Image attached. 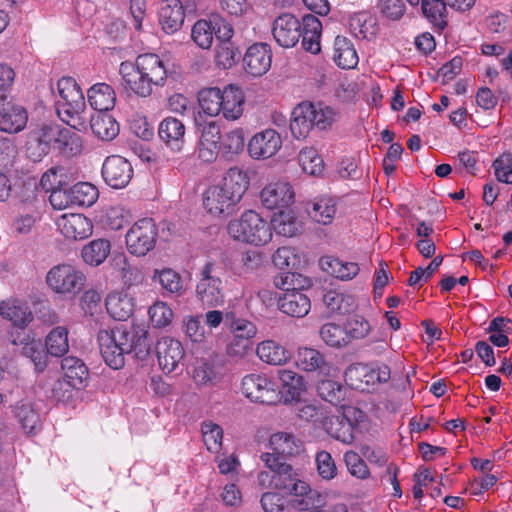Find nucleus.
Returning a JSON list of instances; mask_svg holds the SVG:
<instances>
[{
    "label": "nucleus",
    "instance_id": "cd10ccee",
    "mask_svg": "<svg viewBox=\"0 0 512 512\" xmlns=\"http://www.w3.org/2000/svg\"><path fill=\"white\" fill-rule=\"evenodd\" d=\"M279 309L292 317L301 318L308 314L311 308L309 297L301 291L284 292L278 297Z\"/></svg>",
    "mask_w": 512,
    "mask_h": 512
},
{
    "label": "nucleus",
    "instance_id": "9b49d317",
    "mask_svg": "<svg viewBox=\"0 0 512 512\" xmlns=\"http://www.w3.org/2000/svg\"><path fill=\"white\" fill-rule=\"evenodd\" d=\"M156 356L163 372L182 371L185 351L180 341L170 337L161 338L156 344Z\"/></svg>",
    "mask_w": 512,
    "mask_h": 512
},
{
    "label": "nucleus",
    "instance_id": "bf43d9fd",
    "mask_svg": "<svg viewBox=\"0 0 512 512\" xmlns=\"http://www.w3.org/2000/svg\"><path fill=\"white\" fill-rule=\"evenodd\" d=\"M310 110H313L311 122H313L314 128L326 130L336 121V112L322 102L316 104L311 103Z\"/></svg>",
    "mask_w": 512,
    "mask_h": 512
},
{
    "label": "nucleus",
    "instance_id": "c9c22d12",
    "mask_svg": "<svg viewBox=\"0 0 512 512\" xmlns=\"http://www.w3.org/2000/svg\"><path fill=\"white\" fill-rule=\"evenodd\" d=\"M28 121L26 109L20 105L7 107L0 112V130L7 133H18L22 131Z\"/></svg>",
    "mask_w": 512,
    "mask_h": 512
},
{
    "label": "nucleus",
    "instance_id": "20e7f679",
    "mask_svg": "<svg viewBox=\"0 0 512 512\" xmlns=\"http://www.w3.org/2000/svg\"><path fill=\"white\" fill-rule=\"evenodd\" d=\"M225 273V265L221 261H208L202 267L196 285V297L203 306L217 307L224 304L225 293L222 278Z\"/></svg>",
    "mask_w": 512,
    "mask_h": 512
},
{
    "label": "nucleus",
    "instance_id": "39448f33",
    "mask_svg": "<svg viewBox=\"0 0 512 512\" xmlns=\"http://www.w3.org/2000/svg\"><path fill=\"white\" fill-rule=\"evenodd\" d=\"M261 460L271 472H274V489L285 491L295 498H304L308 491L313 490L301 479L298 470L286 461H281V457L266 452L261 454Z\"/></svg>",
    "mask_w": 512,
    "mask_h": 512
},
{
    "label": "nucleus",
    "instance_id": "79ce46f5",
    "mask_svg": "<svg viewBox=\"0 0 512 512\" xmlns=\"http://www.w3.org/2000/svg\"><path fill=\"white\" fill-rule=\"evenodd\" d=\"M153 281L160 284L163 290V295L169 294L180 296L185 292L180 274L171 268L155 270Z\"/></svg>",
    "mask_w": 512,
    "mask_h": 512
},
{
    "label": "nucleus",
    "instance_id": "e433bc0d",
    "mask_svg": "<svg viewBox=\"0 0 512 512\" xmlns=\"http://www.w3.org/2000/svg\"><path fill=\"white\" fill-rule=\"evenodd\" d=\"M308 215L323 225L330 224L336 213V201L329 196L316 198L306 205Z\"/></svg>",
    "mask_w": 512,
    "mask_h": 512
},
{
    "label": "nucleus",
    "instance_id": "8fccbe9b",
    "mask_svg": "<svg viewBox=\"0 0 512 512\" xmlns=\"http://www.w3.org/2000/svg\"><path fill=\"white\" fill-rule=\"evenodd\" d=\"M273 283L275 287L285 291H301L311 285V280L299 273L285 271L274 277Z\"/></svg>",
    "mask_w": 512,
    "mask_h": 512
},
{
    "label": "nucleus",
    "instance_id": "603ef678",
    "mask_svg": "<svg viewBox=\"0 0 512 512\" xmlns=\"http://www.w3.org/2000/svg\"><path fill=\"white\" fill-rule=\"evenodd\" d=\"M74 206H92L98 199V189L91 183L79 182L70 187Z\"/></svg>",
    "mask_w": 512,
    "mask_h": 512
},
{
    "label": "nucleus",
    "instance_id": "c85d7f7f",
    "mask_svg": "<svg viewBox=\"0 0 512 512\" xmlns=\"http://www.w3.org/2000/svg\"><path fill=\"white\" fill-rule=\"evenodd\" d=\"M160 139L174 151H180L184 143L185 126L177 118L163 119L158 128Z\"/></svg>",
    "mask_w": 512,
    "mask_h": 512
},
{
    "label": "nucleus",
    "instance_id": "864d4df0",
    "mask_svg": "<svg viewBox=\"0 0 512 512\" xmlns=\"http://www.w3.org/2000/svg\"><path fill=\"white\" fill-rule=\"evenodd\" d=\"M221 99V89L218 87L202 89L198 95L200 107L209 116H217L221 113Z\"/></svg>",
    "mask_w": 512,
    "mask_h": 512
},
{
    "label": "nucleus",
    "instance_id": "09e8293b",
    "mask_svg": "<svg viewBox=\"0 0 512 512\" xmlns=\"http://www.w3.org/2000/svg\"><path fill=\"white\" fill-rule=\"evenodd\" d=\"M240 57L241 49L238 41L218 43L215 60L219 67L229 69L240 60Z\"/></svg>",
    "mask_w": 512,
    "mask_h": 512
},
{
    "label": "nucleus",
    "instance_id": "a18cd8bd",
    "mask_svg": "<svg viewBox=\"0 0 512 512\" xmlns=\"http://www.w3.org/2000/svg\"><path fill=\"white\" fill-rule=\"evenodd\" d=\"M256 353L262 361L271 365H282L290 358V353L272 340L261 342Z\"/></svg>",
    "mask_w": 512,
    "mask_h": 512
},
{
    "label": "nucleus",
    "instance_id": "3c124183",
    "mask_svg": "<svg viewBox=\"0 0 512 512\" xmlns=\"http://www.w3.org/2000/svg\"><path fill=\"white\" fill-rule=\"evenodd\" d=\"M225 325L233 333L234 338L252 340L257 333V328L252 322L237 318L233 312L225 314Z\"/></svg>",
    "mask_w": 512,
    "mask_h": 512
},
{
    "label": "nucleus",
    "instance_id": "2eb2a0df",
    "mask_svg": "<svg viewBox=\"0 0 512 512\" xmlns=\"http://www.w3.org/2000/svg\"><path fill=\"white\" fill-rule=\"evenodd\" d=\"M291 505L294 509L305 512H348L346 504L328 502L327 494L315 489L308 491L304 498H294Z\"/></svg>",
    "mask_w": 512,
    "mask_h": 512
},
{
    "label": "nucleus",
    "instance_id": "e2e57ef3",
    "mask_svg": "<svg viewBox=\"0 0 512 512\" xmlns=\"http://www.w3.org/2000/svg\"><path fill=\"white\" fill-rule=\"evenodd\" d=\"M191 37L194 42L202 49L210 48L214 37L212 20H198L193 25Z\"/></svg>",
    "mask_w": 512,
    "mask_h": 512
},
{
    "label": "nucleus",
    "instance_id": "a19ab883",
    "mask_svg": "<svg viewBox=\"0 0 512 512\" xmlns=\"http://www.w3.org/2000/svg\"><path fill=\"white\" fill-rule=\"evenodd\" d=\"M90 128L93 134L103 141H111L119 134V124L106 113L92 115Z\"/></svg>",
    "mask_w": 512,
    "mask_h": 512
},
{
    "label": "nucleus",
    "instance_id": "ddd939ff",
    "mask_svg": "<svg viewBox=\"0 0 512 512\" xmlns=\"http://www.w3.org/2000/svg\"><path fill=\"white\" fill-rule=\"evenodd\" d=\"M197 132L200 134L198 143V157L207 163L213 162L221 148V130L215 121L197 123Z\"/></svg>",
    "mask_w": 512,
    "mask_h": 512
},
{
    "label": "nucleus",
    "instance_id": "f704fd0d",
    "mask_svg": "<svg viewBox=\"0 0 512 512\" xmlns=\"http://www.w3.org/2000/svg\"><path fill=\"white\" fill-rule=\"evenodd\" d=\"M319 266L324 272L341 280L352 279L359 272V266L357 263L344 262L332 256L321 257L319 260Z\"/></svg>",
    "mask_w": 512,
    "mask_h": 512
},
{
    "label": "nucleus",
    "instance_id": "b1692460",
    "mask_svg": "<svg viewBox=\"0 0 512 512\" xmlns=\"http://www.w3.org/2000/svg\"><path fill=\"white\" fill-rule=\"evenodd\" d=\"M249 183L250 178L247 171L238 167H232L225 172L219 184L230 195L232 200L239 203L247 191Z\"/></svg>",
    "mask_w": 512,
    "mask_h": 512
},
{
    "label": "nucleus",
    "instance_id": "6ab92c4d",
    "mask_svg": "<svg viewBox=\"0 0 512 512\" xmlns=\"http://www.w3.org/2000/svg\"><path fill=\"white\" fill-rule=\"evenodd\" d=\"M261 203L267 209L287 208L294 201V191L289 183H271L262 189L260 193Z\"/></svg>",
    "mask_w": 512,
    "mask_h": 512
},
{
    "label": "nucleus",
    "instance_id": "423d86ee",
    "mask_svg": "<svg viewBox=\"0 0 512 512\" xmlns=\"http://www.w3.org/2000/svg\"><path fill=\"white\" fill-rule=\"evenodd\" d=\"M227 229L234 239L255 246L264 245L272 238L270 223L252 210L244 212L240 219L231 221Z\"/></svg>",
    "mask_w": 512,
    "mask_h": 512
},
{
    "label": "nucleus",
    "instance_id": "72a5a7b5",
    "mask_svg": "<svg viewBox=\"0 0 512 512\" xmlns=\"http://www.w3.org/2000/svg\"><path fill=\"white\" fill-rule=\"evenodd\" d=\"M87 96L90 106L98 113L113 109L116 101L115 91L106 83L93 85L88 90Z\"/></svg>",
    "mask_w": 512,
    "mask_h": 512
},
{
    "label": "nucleus",
    "instance_id": "dca6fc26",
    "mask_svg": "<svg viewBox=\"0 0 512 512\" xmlns=\"http://www.w3.org/2000/svg\"><path fill=\"white\" fill-rule=\"evenodd\" d=\"M357 415L362 416V411L351 406L344 408L342 416L330 420L328 433L344 444L353 443L355 423L358 422Z\"/></svg>",
    "mask_w": 512,
    "mask_h": 512
},
{
    "label": "nucleus",
    "instance_id": "c756f323",
    "mask_svg": "<svg viewBox=\"0 0 512 512\" xmlns=\"http://www.w3.org/2000/svg\"><path fill=\"white\" fill-rule=\"evenodd\" d=\"M128 354L134 353L139 360H145L151 353L153 340L144 327L127 324Z\"/></svg>",
    "mask_w": 512,
    "mask_h": 512
},
{
    "label": "nucleus",
    "instance_id": "412c9836",
    "mask_svg": "<svg viewBox=\"0 0 512 512\" xmlns=\"http://www.w3.org/2000/svg\"><path fill=\"white\" fill-rule=\"evenodd\" d=\"M58 227L64 237L71 240L86 239L93 232L90 219L77 213L62 216L58 221Z\"/></svg>",
    "mask_w": 512,
    "mask_h": 512
},
{
    "label": "nucleus",
    "instance_id": "0e129e2a",
    "mask_svg": "<svg viewBox=\"0 0 512 512\" xmlns=\"http://www.w3.org/2000/svg\"><path fill=\"white\" fill-rule=\"evenodd\" d=\"M148 313L152 325L156 328H164L172 322L173 311L165 302H155Z\"/></svg>",
    "mask_w": 512,
    "mask_h": 512
},
{
    "label": "nucleus",
    "instance_id": "4d7b16f0",
    "mask_svg": "<svg viewBox=\"0 0 512 512\" xmlns=\"http://www.w3.org/2000/svg\"><path fill=\"white\" fill-rule=\"evenodd\" d=\"M322 340L331 347H343L349 344L344 327L335 323H326L320 329Z\"/></svg>",
    "mask_w": 512,
    "mask_h": 512
},
{
    "label": "nucleus",
    "instance_id": "6e6552de",
    "mask_svg": "<svg viewBox=\"0 0 512 512\" xmlns=\"http://www.w3.org/2000/svg\"><path fill=\"white\" fill-rule=\"evenodd\" d=\"M84 273L69 264L53 266L46 275V284L57 294L75 295L85 286Z\"/></svg>",
    "mask_w": 512,
    "mask_h": 512
},
{
    "label": "nucleus",
    "instance_id": "338daca9",
    "mask_svg": "<svg viewBox=\"0 0 512 512\" xmlns=\"http://www.w3.org/2000/svg\"><path fill=\"white\" fill-rule=\"evenodd\" d=\"M193 378L198 385L214 384L217 378V372L213 363L206 359L196 361Z\"/></svg>",
    "mask_w": 512,
    "mask_h": 512
},
{
    "label": "nucleus",
    "instance_id": "774afa93",
    "mask_svg": "<svg viewBox=\"0 0 512 512\" xmlns=\"http://www.w3.org/2000/svg\"><path fill=\"white\" fill-rule=\"evenodd\" d=\"M498 181L512 184V154L504 153L493 162Z\"/></svg>",
    "mask_w": 512,
    "mask_h": 512
},
{
    "label": "nucleus",
    "instance_id": "bb28decb",
    "mask_svg": "<svg viewBox=\"0 0 512 512\" xmlns=\"http://www.w3.org/2000/svg\"><path fill=\"white\" fill-rule=\"evenodd\" d=\"M12 412L24 433L36 434L41 429L40 414L32 402L21 400L13 406Z\"/></svg>",
    "mask_w": 512,
    "mask_h": 512
},
{
    "label": "nucleus",
    "instance_id": "49530a36",
    "mask_svg": "<svg viewBox=\"0 0 512 512\" xmlns=\"http://www.w3.org/2000/svg\"><path fill=\"white\" fill-rule=\"evenodd\" d=\"M44 346L49 355L54 357L64 356L69 350L67 328L62 326L53 328L46 336Z\"/></svg>",
    "mask_w": 512,
    "mask_h": 512
},
{
    "label": "nucleus",
    "instance_id": "9d476101",
    "mask_svg": "<svg viewBox=\"0 0 512 512\" xmlns=\"http://www.w3.org/2000/svg\"><path fill=\"white\" fill-rule=\"evenodd\" d=\"M242 391L252 402L272 405L280 400L275 382L264 374H249L242 379Z\"/></svg>",
    "mask_w": 512,
    "mask_h": 512
},
{
    "label": "nucleus",
    "instance_id": "ea45409f",
    "mask_svg": "<svg viewBox=\"0 0 512 512\" xmlns=\"http://www.w3.org/2000/svg\"><path fill=\"white\" fill-rule=\"evenodd\" d=\"M61 368L64 371L66 381L72 383L79 390L86 385L89 378V371L84 362L76 357H65L62 359Z\"/></svg>",
    "mask_w": 512,
    "mask_h": 512
},
{
    "label": "nucleus",
    "instance_id": "13d9d810",
    "mask_svg": "<svg viewBox=\"0 0 512 512\" xmlns=\"http://www.w3.org/2000/svg\"><path fill=\"white\" fill-rule=\"evenodd\" d=\"M203 442L210 452L217 453L222 446L223 429L212 421H204L201 425Z\"/></svg>",
    "mask_w": 512,
    "mask_h": 512
},
{
    "label": "nucleus",
    "instance_id": "69168bd1",
    "mask_svg": "<svg viewBox=\"0 0 512 512\" xmlns=\"http://www.w3.org/2000/svg\"><path fill=\"white\" fill-rule=\"evenodd\" d=\"M345 332H347L348 342L350 343L353 339H363L370 332L369 322L360 315H353L348 318L345 326Z\"/></svg>",
    "mask_w": 512,
    "mask_h": 512
},
{
    "label": "nucleus",
    "instance_id": "37998d69",
    "mask_svg": "<svg viewBox=\"0 0 512 512\" xmlns=\"http://www.w3.org/2000/svg\"><path fill=\"white\" fill-rule=\"evenodd\" d=\"M334 61L343 69L354 68L358 63V56L352 43L345 37L337 36L334 41Z\"/></svg>",
    "mask_w": 512,
    "mask_h": 512
},
{
    "label": "nucleus",
    "instance_id": "4c0bfd02",
    "mask_svg": "<svg viewBox=\"0 0 512 512\" xmlns=\"http://www.w3.org/2000/svg\"><path fill=\"white\" fill-rule=\"evenodd\" d=\"M40 219V211L35 203H23L12 223L13 232L17 235L29 234Z\"/></svg>",
    "mask_w": 512,
    "mask_h": 512
},
{
    "label": "nucleus",
    "instance_id": "6e6d98bb",
    "mask_svg": "<svg viewBox=\"0 0 512 512\" xmlns=\"http://www.w3.org/2000/svg\"><path fill=\"white\" fill-rule=\"evenodd\" d=\"M298 160L303 171L310 175H319L324 169L323 159L313 147L303 148L299 152Z\"/></svg>",
    "mask_w": 512,
    "mask_h": 512
},
{
    "label": "nucleus",
    "instance_id": "052dcab7",
    "mask_svg": "<svg viewBox=\"0 0 512 512\" xmlns=\"http://www.w3.org/2000/svg\"><path fill=\"white\" fill-rule=\"evenodd\" d=\"M272 222L276 232L285 237L295 236L301 228L300 222L289 211L280 210Z\"/></svg>",
    "mask_w": 512,
    "mask_h": 512
},
{
    "label": "nucleus",
    "instance_id": "5701e85b",
    "mask_svg": "<svg viewBox=\"0 0 512 512\" xmlns=\"http://www.w3.org/2000/svg\"><path fill=\"white\" fill-rule=\"evenodd\" d=\"M221 113L228 120L238 119L244 111L245 95L243 90L234 84L221 90Z\"/></svg>",
    "mask_w": 512,
    "mask_h": 512
},
{
    "label": "nucleus",
    "instance_id": "680f3d73",
    "mask_svg": "<svg viewBox=\"0 0 512 512\" xmlns=\"http://www.w3.org/2000/svg\"><path fill=\"white\" fill-rule=\"evenodd\" d=\"M446 6L445 0H422L423 14L434 24L444 27L447 25L445 20Z\"/></svg>",
    "mask_w": 512,
    "mask_h": 512
},
{
    "label": "nucleus",
    "instance_id": "aec40b11",
    "mask_svg": "<svg viewBox=\"0 0 512 512\" xmlns=\"http://www.w3.org/2000/svg\"><path fill=\"white\" fill-rule=\"evenodd\" d=\"M86 102L80 87L70 94L62 104H59L57 113L61 120L67 123L71 128L80 130L83 122L80 119V114L84 112Z\"/></svg>",
    "mask_w": 512,
    "mask_h": 512
},
{
    "label": "nucleus",
    "instance_id": "a878e982",
    "mask_svg": "<svg viewBox=\"0 0 512 512\" xmlns=\"http://www.w3.org/2000/svg\"><path fill=\"white\" fill-rule=\"evenodd\" d=\"M185 13L180 0H164L159 10V21L167 34L177 32L183 25Z\"/></svg>",
    "mask_w": 512,
    "mask_h": 512
},
{
    "label": "nucleus",
    "instance_id": "0eeeda50",
    "mask_svg": "<svg viewBox=\"0 0 512 512\" xmlns=\"http://www.w3.org/2000/svg\"><path fill=\"white\" fill-rule=\"evenodd\" d=\"M127 324H119L113 328L100 329L97 342L101 356L105 363L113 368L120 369L125 364V355L128 354Z\"/></svg>",
    "mask_w": 512,
    "mask_h": 512
},
{
    "label": "nucleus",
    "instance_id": "f8f14e48",
    "mask_svg": "<svg viewBox=\"0 0 512 512\" xmlns=\"http://www.w3.org/2000/svg\"><path fill=\"white\" fill-rule=\"evenodd\" d=\"M101 173L108 186L113 189H122L131 181L133 167L124 157L112 155L105 159Z\"/></svg>",
    "mask_w": 512,
    "mask_h": 512
},
{
    "label": "nucleus",
    "instance_id": "7c9ffc66",
    "mask_svg": "<svg viewBox=\"0 0 512 512\" xmlns=\"http://www.w3.org/2000/svg\"><path fill=\"white\" fill-rule=\"evenodd\" d=\"M296 364L302 370L328 375L331 371V364L326 361L324 355L314 348H299L296 357Z\"/></svg>",
    "mask_w": 512,
    "mask_h": 512
},
{
    "label": "nucleus",
    "instance_id": "4468645a",
    "mask_svg": "<svg viewBox=\"0 0 512 512\" xmlns=\"http://www.w3.org/2000/svg\"><path fill=\"white\" fill-rule=\"evenodd\" d=\"M14 345H22V354L31 359L37 371L42 372L48 365V352L40 339H35L26 331L10 333Z\"/></svg>",
    "mask_w": 512,
    "mask_h": 512
},
{
    "label": "nucleus",
    "instance_id": "5fc2aeb1",
    "mask_svg": "<svg viewBox=\"0 0 512 512\" xmlns=\"http://www.w3.org/2000/svg\"><path fill=\"white\" fill-rule=\"evenodd\" d=\"M106 308L109 314L119 321L127 320L134 312L132 298L127 295L108 298Z\"/></svg>",
    "mask_w": 512,
    "mask_h": 512
},
{
    "label": "nucleus",
    "instance_id": "f03ea898",
    "mask_svg": "<svg viewBox=\"0 0 512 512\" xmlns=\"http://www.w3.org/2000/svg\"><path fill=\"white\" fill-rule=\"evenodd\" d=\"M119 73L125 88L143 98L151 96L153 88L163 86L167 79L164 62L152 53L139 55L135 63L122 62Z\"/></svg>",
    "mask_w": 512,
    "mask_h": 512
},
{
    "label": "nucleus",
    "instance_id": "c03bdc74",
    "mask_svg": "<svg viewBox=\"0 0 512 512\" xmlns=\"http://www.w3.org/2000/svg\"><path fill=\"white\" fill-rule=\"evenodd\" d=\"M111 244L107 239H95L86 244L81 251L83 261L91 266L102 264L110 254Z\"/></svg>",
    "mask_w": 512,
    "mask_h": 512
},
{
    "label": "nucleus",
    "instance_id": "393cba45",
    "mask_svg": "<svg viewBox=\"0 0 512 512\" xmlns=\"http://www.w3.org/2000/svg\"><path fill=\"white\" fill-rule=\"evenodd\" d=\"M0 314L13 324L15 330L11 333L14 334L25 331L26 326L33 320L29 307L17 300L3 302L0 305Z\"/></svg>",
    "mask_w": 512,
    "mask_h": 512
},
{
    "label": "nucleus",
    "instance_id": "58836bf2",
    "mask_svg": "<svg viewBox=\"0 0 512 512\" xmlns=\"http://www.w3.org/2000/svg\"><path fill=\"white\" fill-rule=\"evenodd\" d=\"M279 378L282 383V390L279 395L285 399V402L298 400L301 394L306 390V382L303 376L291 370H282L279 372Z\"/></svg>",
    "mask_w": 512,
    "mask_h": 512
},
{
    "label": "nucleus",
    "instance_id": "2f4dec72",
    "mask_svg": "<svg viewBox=\"0 0 512 512\" xmlns=\"http://www.w3.org/2000/svg\"><path fill=\"white\" fill-rule=\"evenodd\" d=\"M310 109L311 102H302L291 113L290 130L296 139L306 138L314 128L311 122L313 110Z\"/></svg>",
    "mask_w": 512,
    "mask_h": 512
},
{
    "label": "nucleus",
    "instance_id": "f3484780",
    "mask_svg": "<svg viewBox=\"0 0 512 512\" xmlns=\"http://www.w3.org/2000/svg\"><path fill=\"white\" fill-rule=\"evenodd\" d=\"M282 146L280 134L274 129H266L255 134L248 143V151L254 159L274 156Z\"/></svg>",
    "mask_w": 512,
    "mask_h": 512
},
{
    "label": "nucleus",
    "instance_id": "1a4fd4ad",
    "mask_svg": "<svg viewBox=\"0 0 512 512\" xmlns=\"http://www.w3.org/2000/svg\"><path fill=\"white\" fill-rule=\"evenodd\" d=\"M158 238L156 223L151 218H143L132 225L126 234L128 251L136 256H145L151 251Z\"/></svg>",
    "mask_w": 512,
    "mask_h": 512
},
{
    "label": "nucleus",
    "instance_id": "f257e3e1",
    "mask_svg": "<svg viewBox=\"0 0 512 512\" xmlns=\"http://www.w3.org/2000/svg\"><path fill=\"white\" fill-rule=\"evenodd\" d=\"M321 21L312 14H307L300 21L291 13H282L272 23V35L275 42L283 48H293L302 38V47L312 54L321 50Z\"/></svg>",
    "mask_w": 512,
    "mask_h": 512
},
{
    "label": "nucleus",
    "instance_id": "de8ad7c7",
    "mask_svg": "<svg viewBox=\"0 0 512 512\" xmlns=\"http://www.w3.org/2000/svg\"><path fill=\"white\" fill-rule=\"evenodd\" d=\"M347 388L334 380L326 379L319 381L317 393L324 401L334 406L341 405L347 394Z\"/></svg>",
    "mask_w": 512,
    "mask_h": 512
},
{
    "label": "nucleus",
    "instance_id": "7ed1b4c3",
    "mask_svg": "<svg viewBox=\"0 0 512 512\" xmlns=\"http://www.w3.org/2000/svg\"><path fill=\"white\" fill-rule=\"evenodd\" d=\"M52 145L59 151L72 152L81 146L79 136L69 128L43 124L32 129L27 135L25 152L33 162H40L49 154Z\"/></svg>",
    "mask_w": 512,
    "mask_h": 512
},
{
    "label": "nucleus",
    "instance_id": "473e14b6",
    "mask_svg": "<svg viewBox=\"0 0 512 512\" xmlns=\"http://www.w3.org/2000/svg\"><path fill=\"white\" fill-rule=\"evenodd\" d=\"M270 446L273 450L271 454L281 457V461H286V457L298 455L303 450V443L291 433L278 432L270 437Z\"/></svg>",
    "mask_w": 512,
    "mask_h": 512
},
{
    "label": "nucleus",
    "instance_id": "4be33fe9",
    "mask_svg": "<svg viewBox=\"0 0 512 512\" xmlns=\"http://www.w3.org/2000/svg\"><path fill=\"white\" fill-rule=\"evenodd\" d=\"M204 207L213 215H230L238 204L223 190L220 184L209 187L204 193Z\"/></svg>",
    "mask_w": 512,
    "mask_h": 512
},
{
    "label": "nucleus",
    "instance_id": "a211bd4d",
    "mask_svg": "<svg viewBox=\"0 0 512 512\" xmlns=\"http://www.w3.org/2000/svg\"><path fill=\"white\" fill-rule=\"evenodd\" d=\"M271 48L266 43H256L250 46L244 57L243 64L245 71L254 76H262L271 66Z\"/></svg>",
    "mask_w": 512,
    "mask_h": 512
}]
</instances>
